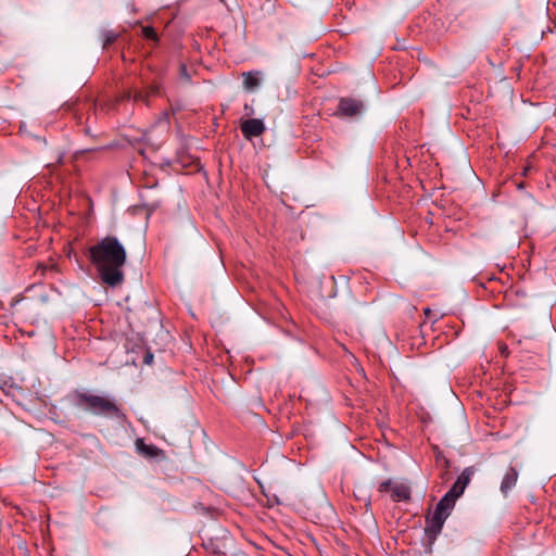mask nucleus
<instances>
[{
    "instance_id": "1",
    "label": "nucleus",
    "mask_w": 556,
    "mask_h": 556,
    "mask_svg": "<svg viewBox=\"0 0 556 556\" xmlns=\"http://www.w3.org/2000/svg\"><path fill=\"white\" fill-rule=\"evenodd\" d=\"M89 258L103 283L116 287L124 280L122 267L126 263V250L116 237L106 236L89 248Z\"/></svg>"
},
{
    "instance_id": "2",
    "label": "nucleus",
    "mask_w": 556,
    "mask_h": 556,
    "mask_svg": "<svg viewBox=\"0 0 556 556\" xmlns=\"http://www.w3.org/2000/svg\"><path fill=\"white\" fill-rule=\"evenodd\" d=\"M73 404L94 416L124 419L125 414L114 399L76 390L71 395Z\"/></svg>"
},
{
    "instance_id": "3",
    "label": "nucleus",
    "mask_w": 556,
    "mask_h": 556,
    "mask_svg": "<svg viewBox=\"0 0 556 556\" xmlns=\"http://www.w3.org/2000/svg\"><path fill=\"white\" fill-rule=\"evenodd\" d=\"M456 500L447 493L440 500L432 516L427 519L428 528L431 532L435 534L441 532L444 521L455 506Z\"/></svg>"
},
{
    "instance_id": "4",
    "label": "nucleus",
    "mask_w": 556,
    "mask_h": 556,
    "mask_svg": "<svg viewBox=\"0 0 556 556\" xmlns=\"http://www.w3.org/2000/svg\"><path fill=\"white\" fill-rule=\"evenodd\" d=\"M380 492H391L394 502H406L410 500V486L404 482H393L391 479L379 484Z\"/></svg>"
},
{
    "instance_id": "5",
    "label": "nucleus",
    "mask_w": 556,
    "mask_h": 556,
    "mask_svg": "<svg viewBox=\"0 0 556 556\" xmlns=\"http://www.w3.org/2000/svg\"><path fill=\"white\" fill-rule=\"evenodd\" d=\"M365 105L362 100L354 98H341L338 103L337 113L343 117H356L364 113Z\"/></svg>"
},
{
    "instance_id": "6",
    "label": "nucleus",
    "mask_w": 556,
    "mask_h": 556,
    "mask_svg": "<svg viewBox=\"0 0 556 556\" xmlns=\"http://www.w3.org/2000/svg\"><path fill=\"white\" fill-rule=\"evenodd\" d=\"M240 129L243 137L251 140L254 137L262 136L265 132L266 127L262 119L249 118L241 123Z\"/></svg>"
},
{
    "instance_id": "7",
    "label": "nucleus",
    "mask_w": 556,
    "mask_h": 556,
    "mask_svg": "<svg viewBox=\"0 0 556 556\" xmlns=\"http://www.w3.org/2000/svg\"><path fill=\"white\" fill-rule=\"evenodd\" d=\"M518 470L514 467H509L507 471L505 472L500 490L504 496H507V494L513 490V488L516 485L518 481Z\"/></svg>"
},
{
    "instance_id": "8",
    "label": "nucleus",
    "mask_w": 556,
    "mask_h": 556,
    "mask_svg": "<svg viewBox=\"0 0 556 556\" xmlns=\"http://www.w3.org/2000/svg\"><path fill=\"white\" fill-rule=\"evenodd\" d=\"M137 451L147 458H156L163 454V451L155 445L146 444L142 439L136 441Z\"/></svg>"
},
{
    "instance_id": "9",
    "label": "nucleus",
    "mask_w": 556,
    "mask_h": 556,
    "mask_svg": "<svg viewBox=\"0 0 556 556\" xmlns=\"http://www.w3.org/2000/svg\"><path fill=\"white\" fill-rule=\"evenodd\" d=\"M258 73L248 72L243 73V86L247 90H253L261 84L257 77Z\"/></svg>"
},
{
    "instance_id": "10",
    "label": "nucleus",
    "mask_w": 556,
    "mask_h": 556,
    "mask_svg": "<svg viewBox=\"0 0 556 556\" xmlns=\"http://www.w3.org/2000/svg\"><path fill=\"white\" fill-rule=\"evenodd\" d=\"M476 469L475 467H466L460 475L457 477L456 482L458 484H462L463 488H467V485L470 483L472 476L475 475Z\"/></svg>"
},
{
    "instance_id": "11",
    "label": "nucleus",
    "mask_w": 556,
    "mask_h": 556,
    "mask_svg": "<svg viewBox=\"0 0 556 556\" xmlns=\"http://www.w3.org/2000/svg\"><path fill=\"white\" fill-rule=\"evenodd\" d=\"M465 489L466 488H463L462 484H458V482L455 481L452 488L446 493L450 494L451 497L458 498L463 495Z\"/></svg>"
},
{
    "instance_id": "12",
    "label": "nucleus",
    "mask_w": 556,
    "mask_h": 556,
    "mask_svg": "<svg viewBox=\"0 0 556 556\" xmlns=\"http://www.w3.org/2000/svg\"><path fill=\"white\" fill-rule=\"evenodd\" d=\"M142 35L146 39L157 42L159 36L152 26H144L142 28Z\"/></svg>"
},
{
    "instance_id": "13",
    "label": "nucleus",
    "mask_w": 556,
    "mask_h": 556,
    "mask_svg": "<svg viewBox=\"0 0 556 556\" xmlns=\"http://www.w3.org/2000/svg\"><path fill=\"white\" fill-rule=\"evenodd\" d=\"M103 36V48H108L111 43H113L116 38H117V34H115L114 31L112 30H105L103 31L102 34Z\"/></svg>"
},
{
    "instance_id": "14",
    "label": "nucleus",
    "mask_w": 556,
    "mask_h": 556,
    "mask_svg": "<svg viewBox=\"0 0 556 556\" xmlns=\"http://www.w3.org/2000/svg\"><path fill=\"white\" fill-rule=\"evenodd\" d=\"M149 92H146V91H136L135 92V96H134V100L137 101V102H143L146 103L147 105L149 104Z\"/></svg>"
},
{
    "instance_id": "15",
    "label": "nucleus",
    "mask_w": 556,
    "mask_h": 556,
    "mask_svg": "<svg viewBox=\"0 0 556 556\" xmlns=\"http://www.w3.org/2000/svg\"><path fill=\"white\" fill-rule=\"evenodd\" d=\"M152 361H153V355H152V354H150V353H149V354H147V355L144 356V362H146L147 364H151V363H152Z\"/></svg>"
},
{
    "instance_id": "16",
    "label": "nucleus",
    "mask_w": 556,
    "mask_h": 556,
    "mask_svg": "<svg viewBox=\"0 0 556 556\" xmlns=\"http://www.w3.org/2000/svg\"><path fill=\"white\" fill-rule=\"evenodd\" d=\"M151 92H152L153 94L159 93V88H157V87H153V88L151 89Z\"/></svg>"
},
{
    "instance_id": "17",
    "label": "nucleus",
    "mask_w": 556,
    "mask_h": 556,
    "mask_svg": "<svg viewBox=\"0 0 556 556\" xmlns=\"http://www.w3.org/2000/svg\"><path fill=\"white\" fill-rule=\"evenodd\" d=\"M424 312H425V314H426V315H429V314H430V312H431V309H430L429 307H427V308H425V311H424Z\"/></svg>"
},
{
    "instance_id": "18",
    "label": "nucleus",
    "mask_w": 556,
    "mask_h": 556,
    "mask_svg": "<svg viewBox=\"0 0 556 556\" xmlns=\"http://www.w3.org/2000/svg\"><path fill=\"white\" fill-rule=\"evenodd\" d=\"M244 109L245 110H252V108H250L248 104L244 105Z\"/></svg>"
}]
</instances>
